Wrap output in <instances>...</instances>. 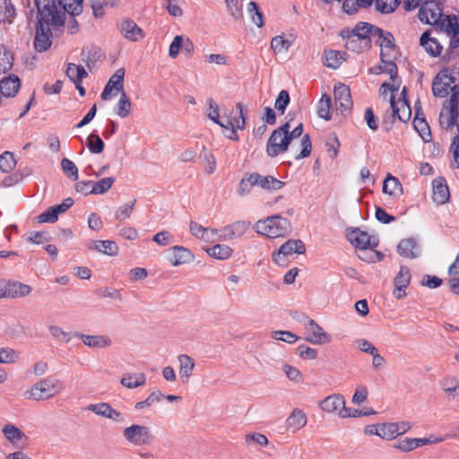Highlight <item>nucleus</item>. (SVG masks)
I'll return each mask as SVG.
<instances>
[{
    "mask_svg": "<svg viewBox=\"0 0 459 459\" xmlns=\"http://www.w3.org/2000/svg\"><path fill=\"white\" fill-rule=\"evenodd\" d=\"M420 109L416 108V115L413 119V127L420 134L424 142H429L431 138L430 129L423 117H420Z\"/></svg>",
    "mask_w": 459,
    "mask_h": 459,
    "instance_id": "c9c22d12",
    "label": "nucleus"
},
{
    "mask_svg": "<svg viewBox=\"0 0 459 459\" xmlns=\"http://www.w3.org/2000/svg\"><path fill=\"white\" fill-rule=\"evenodd\" d=\"M307 424V416L305 412L299 409L292 411L286 420V427L292 432H296L305 427Z\"/></svg>",
    "mask_w": 459,
    "mask_h": 459,
    "instance_id": "cd10ccee",
    "label": "nucleus"
},
{
    "mask_svg": "<svg viewBox=\"0 0 459 459\" xmlns=\"http://www.w3.org/2000/svg\"><path fill=\"white\" fill-rule=\"evenodd\" d=\"M387 87L389 91H392V95L390 98V108H391V114L390 117L392 118V122L398 118L401 122H407L411 116V109L407 102V100L404 98L405 95V88H403L401 96L397 100H394V92L398 91V88H394L393 86H390L389 83L384 82L381 86V88Z\"/></svg>",
    "mask_w": 459,
    "mask_h": 459,
    "instance_id": "20e7f679",
    "label": "nucleus"
},
{
    "mask_svg": "<svg viewBox=\"0 0 459 459\" xmlns=\"http://www.w3.org/2000/svg\"><path fill=\"white\" fill-rule=\"evenodd\" d=\"M385 56H386V54L382 51L380 54L382 65L379 66V69L383 73L389 74L391 79H394L397 76V65L392 60H385Z\"/></svg>",
    "mask_w": 459,
    "mask_h": 459,
    "instance_id": "6e6d98bb",
    "label": "nucleus"
},
{
    "mask_svg": "<svg viewBox=\"0 0 459 459\" xmlns=\"http://www.w3.org/2000/svg\"><path fill=\"white\" fill-rule=\"evenodd\" d=\"M296 353L303 359H315L317 357V351L305 344L299 345Z\"/></svg>",
    "mask_w": 459,
    "mask_h": 459,
    "instance_id": "e2e57ef3",
    "label": "nucleus"
},
{
    "mask_svg": "<svg viewBox=\"0 0 459 459\" xmlns=\"http://www.w3.org/2000/svg\"><path fill=\"white\" fill-rule=\"evenodd\" d=\"M168 261L173 266L190 264L195 260L194 253L182 246H174L168 250Z\"/></svg>",
    "mask_w": 459,
    "mask_h": 459,
    "instance_id": "ddd939ff",
    "label": "nucleus"
},
{
    "mask_svg": "<svg viewBox=\"0 0 459 459\" xmlns=\"http://www.w3.org/2000/svg\"><path fill=\"white\" fill-rule=\"evenodd\" d=\"M436 27L448 35L459 32V22L455 15H444Z\"/></svg>",
    "mask_w": 459,
    "mask_h": 459,
    "instance_id": "f704fd0d",
    "label": "nucleus"
},
{
    "mask_svg": "<svg viewBox=\"0 0 459 459\" xmlns=\"http://www.w3.org/2000/svg\"><path fill=\"white\" fill-rule=\"evenodd\" d=\"M65 73L73 82L82 81L83 78L88 76V73L85 71L83 66L74 63L68 64Z\"/></svg>",
    "mask_w": 459,
    "mask_h": 459,
    "instance_id": "58836bf2",
    "label": "nucleus"
},
{
    "mask_svg": "<svg viewBox=\"0 0 459 459\" xmlns=\"http://www.w3.org/2000/svg\"><path fill=\"white\" fill-rule=\"evenodd\" d=\"M420 46H422L425 51L431 56H438L441 54L442 46L435 39L430 38L429 31H425L420 39Z\"/></svg>",
    "mask_w": 459,
    "mask_h": 459,
    "instance_id": "c85d7f7f",
    "label": "nucleus"
},
{
    "mask_svg": "<svg viewBox=\"0 0 459 459\" xmlns=\"http://www.w3.org/2000/svg\"><path fill=\"white\" fill-rule=\"evenodd\" d=\"M163 398L164 394L160 391H152L145 400L134 404V410L141 411L146 407H151L152 404L161 402Z\"/></svg>",
    "mask_w": 459,
    "mask_h": 459,
    "instance_id": "79ce46f5",
    "label": "nucleus"
},
{
    "mask_svg": "<svg viewBox=\"0 0 459 459\" xmlns=\"http://www.w3.org/2000/svg\"><path fill=\"white\" fill-rule=\"evenodd\" d=\"M61 167L64 174L71 180L76 181L78 179V169L76 165L67 158L61 160Z\"/></svg>",
    "mask_w": 459,
    "mask_h": 459,
    "instance_id": "3c124183",
    "label": "nucleus"
},
{
    "mask_svg": "<svg viewBox=\"0 0 459 459\" xmlns=\"http://www.w3.org/2000/svg\"><path fill=\"white\" fill-rule=\"evenodd\" d=\"M306 331V341L313 344H324L331 341V336L313 319L307 320Z\"/></svg>",
    "mask_w": 459,
    "mask_h": 459,
    "instance_id": "4468645a",
    "label": "nucleus"
},
{
    "mask_svg": "<svg viewBox=\"0 0 459 459\" xmlns=\"http://www.w3.org/2000/svg\"><path fill=\"white\" fill-rule=\"evenodd\" d=\"M131 101L125 91H122L117 104V115L122 118L126 117L131 112Z\"/></svg>",
    "mask_w": 459,
    "mask_h": 459,
    "instance_id": "c03bdc74",
    "label": "nucleus"
},
{
    "mask_svg": "<svg viewBox=\"0 0 459 459\" xmlns=\"http://www.w3.org/2000/svg\"><path fill=\"white\" fill-rule=\"evenodd\" d=\"M333 94L337 110L342 115L350 113L353 106L350 88L340 83L334 87Z\"/></svg>",
    "mask_w": 459,
    "mask_h": 459,
    "instance_id": "1a4fd4ad",
    "label": "nucleus"
},
{
    "mask_svg": "<svg viewBox=\"0 0 459 459\" xmlns=\"http://www.w3.org/2000/svg\"><path fill=\"white\" fill-rule=\"evenodd\" d=\"M124 77H125V69L119 68L115 74L110 77L107 85L104 88V91L101 93V99L103 100H108L114 96H116L118 92L124 91Z\"/></svg>",
    "mask_w": 459,
    "mask_h": 459,
    "instance_id": "9b49d317",
    "label": "nucleus"
},
{
    "mask_svg": "<svg viewBox=\"0 0 459 459\" xmlns=\"http://www.w3.org/2000/svg\"><path fill=\"white\" fill-rule=\"evenodd\" d=\"M299 145L301 147V151H300L299 153L295 155V159L296 160H301V159L307 158L311 153L312 143H311V141H310V137H309V135L307 134H304L301 137Z\"/></svg>",
    "mask_w": 459,
    "mask_h": 459,
    "instance_id": "4d7b16f0",
    "label": "nucleus"
},
{
    "mask_svg": "<svg viewBox=\"0 0 459 459\" xmlns=\"http://www.w3.org/2000/svg\"><path fill=\"white\" fill-rule=\"evenodd\" d=\"M247 13L252 22L258 27L261 28L264 25V16L255 2H249L247 6Z\"/></svg>",
    "mask_w": 459,
    "mask_h": 459,
    "instance_id": "603ef678",
    "label": "nucleus"
},
{
    "mask_svg": "<svg viewBox=\"0 0 459 459\" xmlns=\"http://www.w3.org/2000/svg\"><path fill=\"white\" fill-rule=\"evenodd\" d=\"M93 181L91 180H82L79 181L75 184V190L76 192L83 195H93L92 186Z\"/></svg>",
    "mask_w": 459,
    "mask_h": 459,
    "instance_id": "774afa93",
    "label": "nucleus"
},
{
    "mask_svg": "<svg viewBox=\"0 0 459 459\" xmlns=\"http://www.w3.org/2000/svg\"><path fill=\"white\" fill-rule=\"evenodd\" d=\"M48 331L50 334L56 340L62 341L65 343L69 342L71 340L70 333L65 332L60 326L50 325L48 327Z\"/></svg>",
    "mask_w": 459,
    "mask_h": 459,
    "instance_id": "680f3d73",
    "label": "nucleus"
},
{
    "mask_svg": "<svg viewBox=\"0 0 459 459\" xmlns=\"http://www.w3.org/2000/svg\"><path fill=\"white\" fill-rule=\"evenodd\" d=\"M376 38L379 40L378 44L381 47V52H385L387 55V52L394 50V39L393 35L382 30V33H376Z\"/></svg>",
    "mask_w": 459,
    "mask_h": 459,
    "instance_id": "ea45409f",
    "label": "nucleus"
},
{
    "mask_svg": "<svg viewBox=\"0 0 459 459\" xmlns=\"http://www.w3.org/2000/svg\"><path fill=\"white\" fill-rule=\"evenodd\" d=\"M178 362H179V377L183 383L188 382L189 377H191L194 368H195V361L194 359L186 355V354H181L178 357Z\"/></svg>",
    "mask_w": 459,
    "mask_h": 459,
    "instance_id": "c756f323",
    "label": "nucleus"
},
{
    "mask_svg": "<svg viewBox=\"0 0 459 459\" xmlns=\"http://www.w3.org/2000/svg\"><path fill=\"white\" fill-rule=\"evenodd\" d=\"M396 430V423L394 422H386L380 424L378 437L387 440L394 439L395 437H397Z\"/></svg>",
    "mask_w": 459,
    "mask_h": 459,
    "instance_id": "09e8293b",
    "label": "nucleus"
},
{
    "mask_svg": "<svg viewBox=\"0 0 459 459\" xmlns=\"http://www.w3.org/2000/svg\"><path fill=\"white\" fill-rule=\"evenodd\" d=\"M114 177L103 178L98 181H93V195H104L106 194L115 183Z\"/></svg>",
    "mask_w": 459,
    "mask_h": 459,
    "instance_id": "a19ab883",
    "label": "nucleus"
},
{
    "mask_svg": "<svg viewBox=\"0 0 459 459\" xmlns=\"http://www.w3.org/2000/svg\"><path fill=\"white\" fill-rule=\"evenodd\" d=\"M290 226L289 221L279 215L267 217L255 222L253 230H286Z\"/></svg>",
    "mask_w": 459,
    "mask_h": 459,
    "instance_id": "412c9836",
    "label": "nucleus"
},
{
    "mask_svg": "<svg viewBox=\"0 0 459 459\" xmlns=\"http://www.w3.org/2000/svg\"><path fill=\"white\" fill-rule=\"evenodd\" d=\"M255 186L267 191H275L281 189L284 183L273 176H262L258 173H253Z\"/></svg>",
    "mask_w": 459,
    "mask_h": 459,
    "instance_id": "a878e982",
    "label": "nucleus"
},
{
    "mask_svg": "<svg viewBox=\"0 0 459 459\" xmlns=\"http://www.w3.org/2000/svg\"><path fill=\"white\" fill-rule=\"evenodd\" d=\"M346 239L357 249H372L378 245V238L368 231H348Z\"/></svg>",
    "mask_w": 459,
    "mask_h": 459,
    "instance_id": "6e6552de",
    "label": "nucleus"
},
{
    "mask_svg": "<svg viewBox=\"0 0 459 459\" xmlns=\"http://www.w3.org/2000/svg\"><path fill=\"white\" fill-rule=\"evenodd\" d=\"M320 407L323 411L330 413H336L342 418H346L348 415L345 400L342 394H332L327 396L320 403Z\"/></svg>",
    "mask_w": 459,
    "mask_h": 459,
    "instance_id": "9d476101",
    "label": "nucleus"
},
{
    "mask_svg": "<svg viewBox=\"0 0 459 459\" xmlns=\"http://www.w3.org/2000/svg\"><path fill=\"white\" fill-rule=\"evenodd\" d=\"M118 28L120 33L128 40L137 41L143 38V30L133 20H123Z\"/></svg>",
    "mask_w": 459,
    "mask_h": 459,
    "instance_id": "4be33fe9",
    "label": "nucleus"
},
{
    "mask_svg": "<svg viewBox=\"0 0 459 459\" xmlns=\"http://www.w3.org/2000/svg\"><path fill=\"white\" fill-rule=\"evenodd\" d=\"M89 250L96 251L108 256H116L119 252L117 242L113 240H89L86 243Z\"/></svg>",
    "mask_w": 459,
    "mask_h": 459,
    "instance_id": "f3484780",
    "label": "nucleus"
},
{
    "mask_svg": "<svg viewBox=\"0 0 459 459\" xmlns=\"http://www.w3.org/2000/svg\"><path fill=\"white\" fill-rule=\"evenodd\" d=\"M48 0H37L38 25L36 29L34 47L38 52H43L51 46L52 31L64 27L66 4L58 0V5H48Z\"/></svg>",
    "mask_w": 459,
    "mask_h": 459,
    "instance_id": "f257e3e1",
    "label": "nucleus"
},
{
    "mask_svg": "<svg viewBox=\"0 0 459 459\" xmlns=\"http://www.w3.org/2000/svg\"><path fill=\"white\" fill-rule=\"evenodd\" d=\"M87 410L92 411L96 415L109 419L117 423H124L126 421L124 414L112 408V406L108 403L89 404L87 406Z\"/></svg>",
    "mask_w": 459,
    "mask_h": 459,
    "instance_id": "f8f14e48",
    "label": "nucleus"
},
{
    "mask_svg": "<svg viewBox=\"0 0 459 459\" xmlns=\"http://www.w3.org/2000/svg\"><path fill=\"white\" fill-rule=\"evenodd\" d=\"M207 105H208L207 116L212 121H213L214 123L219 125L221 127H223L226 129L234 127L233 121L230 118H229V117H227L225 119L220 118L219 105L216 103V101L213 99H212V98L208 99Z\"/></svg>",
    "mask_w": 459,
    "mask_h": 459,
    "instance_id": "b1692460",
    "label": "nucleus"
},
{
    "mask_svg": "<svg viewBox=\"0 0 459 459\" xmlns=\"http://www.w3.org/2000/svg\"><path fill=\"white\" fill-rule=\"evenodd\" d=\"M2 432L14 448L22 449L27 447L29 437L16 426L6 424Z\"/></svg>",
    "mask_w": 459,
    "mask_h": 459,
    "instance_id": "2eb2a0df",
    "label": "nucleus"
},
{
    "mask_svg": "<svg viewBox=\"0 0 459 459\" xmlns=\"http://www.w3.org/2000/svg\"><path fill=\"white\" fill-rule=\"evenodd\" d=\"M290 127V123L286 122L273 131L266 143V153L269 157H276L289 150L290 142L288 137V130Z\"/></svg>",
    "mask_w": 459,
    "mask_h": 459,
    "instance_id": "7ed1b4c3",
    "label": "nucleus"
},
{
    "mask_svg": "<svg viewBox=\"0 0 459 459\" xmlns=\"http://www.w3.org/2000/svg\"><path fill=\"white\" fill-rule=\"evenodd\" d=\"M21 86L20 79L15 75H9L0 81V96L13 97Z\"/></svg>",
    "mask_w": 459,
    "mask_h": 459,
    "instance_id": "bb28decb",
    "label": "nucleus"
},
{
    "mask_svg": "<svg viewBox=\"0 0 459 459\" xmlns=\"http://www.w3.org/2000/svg\"><path fill=\"white\" fill-rule=\"evenodd\" d=\"M13 65L12 52L4 45H0V74L7 73Z\"/></svg>",
    "mask_w": 459,
    "mask_h": 459,
    "instance_id": "4c0bfd02",
    "label": "nucleus"
},
{
    "mask_svg": "<svg viewBox=\"0 0 459 459\" xmlns=\"http://www.w3.org/2000/svg\"><path fill=\"white\" fill-rule=\"evenodd\" d=\"M397 188L401 189V185L397 178L388 175L383 183V192L388 195H394Z\"/></svg>",
    "mask_w": 459,
    "mask_h": 459,
    "instance_id": "bf43d9fd",
    "label": "nucleus"
},
{
    "mask_svg": "<svg viewBox=\"0 0 459 459\" xmlns=\"http://www.w3.org/2000/svg\"><path fill=\"white\" fill-rule=\"evenodd\" d=\"M290 46L291 42L280 35L273 37L271 41V48L276 53L287 52Z\"/></svg>",
    "mask_w": 459,
    "mask_h": 459,
    "instance_id": "5fc2aeb1",
    "label": "nucleus"
},
{
    "mask_svg": "<svg viewBox=\"0 0 459 459\" xmlns=\"http://www.w3.org/2000/svg\"><path fill=\"white\" fill-rule=\"evenodd\" d=\"M342 62L341 52L336 50H329L325 52V65L333 69L338 68Z\"/></svg>",
    "mask_w": 459,
    "mask_h": 459,
    "instance_id": "de8ad7c7",
    "label": "nucleus"
},
{
    "mask_svg": "<svg viewBox=\"0 0 459 459\" xmlns=\"http://www.w3.org/2000/svg\"><path fill=\"white\" fill-rule=\"evenodd\" d=\"M16 165V160L13 154L10 152H4L0 156V170L8 173L12 171Z\"/></svg>",
    "mask_w": 459,
    "mask_h": 459,
    "instance_id": "8fccbe9b",
    "label": "nucleus"
},
{
    "mask_svg": "<svg viewBox=\"0 0 459 459\" xmlns=\"http://www.w3.org/2000/svg\"><path fill=\"white\" fill-rule=\"evenodd\" d=\"M73 335L81 339L90 348H105L111 345V340L104 335H89L79 332H74Z\"/></svg>",
    "mask_w": 459,
    "mask_h": 459,
    "instance_id": "5701e85b",
    "label": "nucleus"
},
{
    "mask_svg": "<svg viewBox=\"0 0 459 459\" xmlns=\"http://www.w3.org/2000/svg\"><path fill=\"white\" fill-rule=\"evenodd\" d=\"M247 444H257L260 446L268 445V438L260 433H249L245 437Z\"/></svg>",
    "mask_w": 459,
    "mask_h": 459,
    "instance_id": "69168bd1",
    "label": "nucleus"
},
{
    "mask_svg": "<svg viewBox=\"0 0 459 459\" xmlns=\"http://www.w3.org/2000/svg\"><path fill=\"white\" fill-rule=\"evenodd\" d=\"M86 144L89 151L94 154L102 152L105 147L104 142L101 138L93 133L87 137Z\"/></svg>",
    "mask_w": 459,
    "mask_h": 459,
    "instance_id": "49530a36",
    "label": "nucleus"
},
{
    "mask_svg": "<svg viewBox=\"0 0 459 459\" xmlns=\"http://www.w3.org/2000/svg\"><path fill=\"white\" fill-rule=\"evenodd\" d=\"M9 295L13 298L25 297L31 292V287L18 281L9 284Z\"/></svg>",
    "mask_w": 459,
    "mask_h": 459,
    "instance_id": "37998d69",
    "label": "nucleus"
},
{
    "mask_svg": "<svg viewBox=\"0 0 459 459\" xmlns=\"http://www.w3.org/2000/svg\"><path fill=\"white\" fill-rule=\"evenodd\" d=\"M135 204V200H133L129 203H126L117 208L115 213V217L117 220L124 221L130 217L132 214Z\"/></svg>",
    "mask_w": 459,
    "mask_h": 459,
    "instance_id": "13d9d810",
    "label": "nucleus"
},
{
    "mask_svg": "<svg viewBox=\"0 0 459 459\" xmlns=\"http://www.w3.org/2000/svg\"><path fill=\"white\" fill-rule=\"evenodd\" d=\"M341 36L346 39L345 48L347 50L359 53L371 47V39L366 37L359 38L355 34L350 33V30H342Z\"/></svg>",
    "mask_w": 459,
    "mask_h": 459,
    "instance_id": "dca6fc26",
    "label": "nucleus"
},
{
    "mask_svg": "<svg viewBox=\"0 0 459 459\" xmlns=\"http://www.w3.org/2000/svg\"><path fill=\"white\" fill-rule=\"evenodd\" d=\"M124 438L133 446L150 445L153 440V435L149 427L133 424L123 430Z\"/></svg>",
    "mask_w": 459,
    "mask_h": 459,
    "instance_id": "423d86ee",
    "label": "nucleus"
},
{
    "mask_svg": "<svg viewBox=\"0 0 459 459\" xmlns=\"http://www.w3.org/2000/svg\"><path fill=\"white\" fill-rule=\"evenodd\" d=\"M400 4V0H376V9L382 13H391Z\"/></svg>",
    "mask_w": 459,
    "mask_h": 459,
    "instance_id": "864d4df0",
    "label": "nucleus"
},
{
    "mask_svg": "<svg viewBox=\"0 0 459 459\" xmlns=\"http://www.w3.org/2000/svg\"><path fill=\"white\" fill-rule=\"evenodd\" d=\"M333 104L331 96L323 94L318 101L317 115L319 117L329 121L332 118Z\"/></svg>",
    "mask_w": 459,
    "mask_h": 459,
    "instance_id": "72a5a7b5",
    "label": "nucleus"
},
{
    "mask_svg": "<svg viewBox=\"0 0 459 459\" xmlns=\"http://www.w3.org/2000/svg\"><path fill=\"white\" fill-rule=\"evenodd\" d=\"M350 33L355 34L359 38L366 37L371 39V38H376V33L381 34L382 30L368 22H360L352 30H350Z\"/></svg>",
    "mask_w": 459,
    "mask_h": 459,
    "instance_id": "2f4dec72",
    "label": "nucleus"
},
{
    "mask_svg": "<svg viewBox=\"0 0 459 459\" xmlns=\"http://www.w3.org/2000/svg\"><path fill=\"white\" fill-rule=\"evenodd\" d=\"M253 173L247 174L240 181L238 186L239 195H243L250 191V188L255 185Z\"/></svg>",
    "mask_w": 459,
    "mask_h": 459,
    "instance_id": "0e129e2a",
    "label": "nucleus"
},
{
    "mask_svg": "<svg viewBox=\"0 0 459 459\" xmlns=\"http://www.w3.org/2000/svg\"><path fill=\"white\" fill-rule=\"evenodd\" d=\"M397 252L401 256L412 259L420 255L421 249L415 238H408L398 243Z\"/></svg>",
    "mask_w": 459,
    "mask_h": 459,
    "instance_id": "a211bd4d",
    "label": "nucleus"
},
{
    "mask_svg": "<svg viewBox=\"0 0 459 459\" xmlns=\"http://www.w3.org/2000/svg\"><path fill=\"white\" fill-rule=\"evenodd\" d=\"M455 71L450 68L442 69L435 77L432 83L433 95L439 98H445L449 93L453 94V88H459L455 84Z\"/></svg>",
    "mask_w": 459,
    "mask_h": 459,
    "instance_id": "39448f33",
    "label": "nucleus"
},
{
    "mask_svg": "<svg viewBox=\"0 0 459 459\" xmlns=\"http://www.w3.org/2000/svg\"><path fill=\"white\" fill-rule=\"evenodd\" d=\"M444 14L440 4L436 1H426L422 4L418 13L420 22L437 26Z\"/></svg>",
    "mask_w": 459,
    "mask_h": 459,
    "instance_id": "0eeeda50",
    "label": "nucleus"
},
{
    "mask_svg": "<svg viewBox=\"0 0 459 459\" xmlns=\"http://www.w3.org/2000/svg\"><path fill=\"white\" fill-rule=\"evenodd\" d=\"M411 275L410 269L405 265H402L399 273L394 279V286L407 288L411 282Z\"/></svg>",
    "mask_w": 459,
    "mask_h": 459,
    "instance_id": "a18cd8bd",
    "label": "nucleus"
},
{
    "mask_svg": "<svg viewBox=\"0 0 459 459\" xmlns=\"http://www.w3.org/2000/svg\"><path fill=\"white\" fill-rule=\"evenodd\" d=\"M203 249L209 256L218 260H226L232 255V249L224 244H216L212 247L204 246Z\"/></svg>",
    "mask_w": 459,
    "mask_h": 459,
    "instance_id": "7c9ffc66",
    "label": "nucleus"
},
{
    "mask_svg": "<svg viewBox=\"0 0 459 459\" xmlns=\"http://www.w3.org/2000/svg\"><path fill=\"white\" fill-rule=\"evenodd\" d=\"M290 103V95L287 91L282 90L280 91L276 100H275V108L283 114L285 112L286 108Z\"/></svg>",
    "mask_w": 459,
    "mask_h": 459,
    "instance_id": "052dcab7",
    "label": "nucleus"
},
{
    "mask_svg": "<svg viewBox=\"0 0 459 459\" xmlns=\"http://www.w3.org/2000/svg\"><path fill=\"white\" fill-rule=\"evenodd\" d=\"M306 253V246L300 239H289L284 244H282L277 255H273V260L275 263L279 264L278 258L281 255L287 256L292 254L303 255Z\"/></svg>",
    "mask_w": 459,
    "mask_h": 459,
    "instance_id": "6ab92c4d",
    "label": "nucleus"
},
{
    "mask_svg": "<svg viewBox=\"0 0 459 459\" xmlns=\"http://www.w3.org/2000/svg\"><path fill=\"white\" fill-rule=\"evenodd\" d=\"M61 390L60 383L49 377L43 378L35 383L24 394L26 399L33 401L48 400L55 397Z\"/></svg>",
    "mask_w": 459,
    "mask_h": 459,
    "instance_id": "f03ea898",
    "label": "nucleus"
},
{
    "mask_svg": "<svg viewBox=\"0 0 459 459\" xmlns=\"http://www.w3.org/2000/svg\"><path fill=\"white\" fill-rule=\"evenodd\" d=\"M442 438H437L434 442H440ZM433 441L427 437L422 438H409L405 437L404 439L399 440L397 443L394 445V447L399 449L403 452H410L417 447L431 444Z\"/></svg>",
    "mask_w": 459,
    "mask_h": 459,
    "instance_id": "393cba45",
    "label": "nucleus"
},
{
    "mask_svg": "<svg viewBox=\"0 0 459 459\" xmlns=\"http://www.w3.org/2000/svg\"><path fill=\"white\" fill-rule=\"evenodd\" d=\"M120 383L126 388L133 389L145 385L146 376L143 373H129L124 375Z\"/></svg>",
    "mask_w": 459,
    "mask_h": 459,
    "instance_id": "473e14b6",
    "label": "nucleus"
},
{
    "mask_svg": "<svg viewBox=\"0 0 459 459\" xmlns=\"http://www.w3.org/2000/svg\"><path fill=\"white\" fill-rule=\"evenodd\" d=\"M15 8L11 0H4L0 4V22L12 23L15 17Z\"/></svg>",
    "mask_w": 459,
    "mask_h": 459,
    "instance_id": "e433bc0d",
    "label": "nucleus"
},
{
    "mask_svg": "<svg viewBox=\"0 0 459 459\" xmlns=\"http://www.w3.org/2000/svg\"><path fill=\"white\" fill-rule=\"evenodd\" d=\"M433 201L437 204H446L450 198L448 186L444 178H437L432 182Z\"/></svg>",
    "mask_w": 459,
    "mask_h": 459,
    "instance_id": "aec40b11",
    "label": "nucleus"
},
{
    "mask_svg": "<svg viewBox=\"0 0 459 459\" xmlns=\"http://www.w3.org/2000/svg\"><path fill=\"white\" fill-rule=\"evenodd\" d=\"M442 279L436 275L426 274L423 276L421 285L429 289H437L442 285Z\"/></svg>",
    "mask_w": 459,
    "mask_h": 459,
    "instance_id": "338daca9",
    "label": "nucleus"
}]
</instances>
